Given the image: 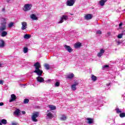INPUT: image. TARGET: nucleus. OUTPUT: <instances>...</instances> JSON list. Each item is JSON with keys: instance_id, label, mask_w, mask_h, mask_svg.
<instances>
[{"instance_id": "nucleus-46", "label": "nucleus", "mask_w": 125, "mask_h": 125, "mask_svg": "<svg viewBox=\"0 0 125 125\" xmlns=\"http://www.w3.org/2000/svg\"><path fill=\"white\" fill-rule=\"evenodd\" d=\"M1 66H2V63H0V67H1Z\"/></svg>"}, {"instance_id": "nucleus-32", "label": "nucleus", "mask_w": 125, "mask_h": 125, "mask_svg": "<svg viewBox=\"0 0 125 125\" xmlns=\"http://www.w3.org/2000/svg\"><path fill=\"white\" fill-rule=\"evenodd\" d=\"M60 85V83L59 82H57L55 83V86L58 87Z\"/></svg>"}, {"instance_id": "nucleus-35", "label": "nucleus", "mask_w": 125, "mask_h": 125, "mask_svg": "<svg viewBox=\"0 0 125 125\" xmlns=\"http://www.w3.org/2000/svg\"><path fill=\"white\" fill-rule=\"evenodd\" d=\"M14 23L13 22H10L9 24V28H11V27H12L13 26V24Z\"/></svg>"}, {"instance_id": "nucleus-5", "label": "nucleus", "mask_w": 125, "mask_h": 125, "mask_svg": "<svg viewBox=\"0 0 125 125\" xmlns=\"http://www.w3.org/2000/svg\"><path fill=\"white\" fill-rule=\"evenodd\" d=\"M64 20L66 21V20H68V16L63 15L61 17L60 21L58 22L59 24H61V23H63L64 22Z\"/></svg>"}, {"instance_id": "nucleus-34", "label": "nucleus", "mask_w": 125, "mask_h": 125, "mask_svg": "<svg viewBox=\"0 0 125 125\" xmlns=\"http://www.w3.org/2000/svg\"><path fill=\"white\" fill-rule=\"evenodd\" d=\"M96 34H98V35H101L102 34V32L101 30H98L96 32Z\"/></svg>"}, {"instance_id": "nucleus-24", "label": "nucleus", "mask_w": 125, "mask_h": 125, "mask_svg": "<svg viewBox=\"0 0 125 125\" xmlns=\"http://www.w3.org/2000/svg\"><path fill=\"white\" fill-rule=\"evenodd\" d=\"M24 39H26V40H29L30 38H31V35L30 34H25L23 37Z\"/></svg>"}, {"instance_id": "nucleus-19", "label": "nucleus", "mask_w": 125, "mask_h": 125, "mask_svg": "<svg viewBox=\"0 0 125 125\" xmlns=\"http://www.w3.org/2000/svg\"><path fill=\"white\" fill-rule=\"evenodd\" d=\"M7 36V32L4 31V30L2 31L1 33V37H6Z\"/></svg>"}, {"instance_id": "nucleus-39", "label": "nucleus", "mask_w": 125, "mask_h": 125, "mask_svg": "<svg viewBox=\"0 0 125 125\" xmlns=\"http://www.w3.org/2000/svg\"><path fill=\"white\" fill-rule=\"evenodd\" d=\"M75 86H77V85H79V83L75 82L74 84H73Z\"/></svg>"}, {"instance_id": "nucleus-36", "label": "nucleus", "mask_w": 125, "mask_h": 125, "mask_svg": "<svg viewBox=\"0 0 125 125\" xmlns=\"http://www.w3.org/2000/svg\"><path fill=\"white\" fill-rule=\"evenodd\" d=\"M4 83V81L2 80H0V84H1L2 85H3Z\"/></svg>"}, {"instance_id": "nucleus-25", "label": "nucleus", "mask_w": 125, "mask_h": 125, "mask_svg": "<svg viewBox=\"0 0 125 125\" xmlns=\"http://www.w3.org/2000/svg\"><path fill=\"white\" fill-rule=\"evenodd\" d=\"M74 78V74L72 73L71 74H69L67 76V79H73Z\"/></svg>"}, {"instance_id": "nucleus-33", "label": "nucleus", "mask_w": 125, "mask_h": 125, "mask_svg": "<svg viewBox=\"0 0 125 125\" xmlns=\"http://www.w3.org/2000/svg\"><path fill=\"white\" fill-rule=\"evenodd\" d=\"M23 52H24V53H27V52H28V48L27 47H25L23 48Z\"/></svg>"}, {"instance_id": "nucleus-9", "label": "nucleus", "mask_w": 125, "mask_h": 125, "mask_svg": "<svg viewBox=\"0 0 125 125\" xmlns=\"http://www.w3.org/2000/svg\"><path fill=\"white\" fill-rule=\"evenodd\" d=\"M104 53H105V50L103 49H101L100 50V52L97 54L98 57H101V56L103 55Z\"/></svg>"}, {"instance_id": "nucleus-4", "label": "nucleus", "mask_w": 125, "mask_h": 125, "mask_svg": "<svg viewBox=\"0 0 125 125\" xmlns=\"http://www.w3.org/2000/svg\"><path fill=\"white\" fill-rule=\"evenodd\" d=\"M32 8V4H26L24 6L23 10L24 11H29L31 10Z\"/></svg>"}, {"instance_id": "nucleus-11", "label": "nucleus", "mask_w": 125, "mask_h": 125, "mask_svg": "<svg viewBox=\"0 0 125 125\" xmlns=\"http://www.w3.org/2000/svg\"><path fill=\"white\" fill-rule=\"evenodd\" d=\"M92 14H87L85 16L84 18L86 20H90V19H92Z\"/></svg>"}, {"instance_id": "nucleus-45", "label": "nucleus", "mask_w": 125, "mask_h": 125, "mask_svg": "<svg viewBox=\"0 0 125 125\" xmlns=\"http://www.w3.org/2000/svg\"><path fill=\"white\" fill-rule=\"evenodd\" d=\"M5 10V9H4V8L2 9V11L4 12Z\"/></svg>"}, {"instance_id": "nucleus-27", "label": "nucleus", "mask_w": 125, "mask_h": 125, "mask_svg": "<svg viewBox=\"0 0 125 125\" xmlns=\"http://www.w3.org/2000/svg\"><path fill=\"white\" fill-rule=\"evenodd\" d=\"M29 99H25L23 101V104H28V103H29Z\"/></svg>"}, {"instance_id": "nucleus-10", "label": "nucleus", "mask_w": 125, "mask_h": 125, "mask_svg": "<svg viewBox=\"0 0 125 125\" xmlns=\"http://www.w3.org/2000/svg\"><path fill=\"white\" fill-rule=\"evenodd\" d=\"M11 99L9 101V102H12V101H15L17 99V98L16 97V96L13 94L11 95Z\"/></svg>"}, {"instance_id": "nucleus-44", "label": "nucleus", "mask_w": 125, "mask_h": 125, "mask_svg": "<svg viewBox=\"0 0 125 125\" xmlns=\"http://www.w3.org/2000/svg\"><path fill=\"white\" fill-rule=\"evenodd\" d=\"M109 85H111V83H109L106 84L107 86H109Z\"/></svg>"}, {"instance_id": "nucleus-50", "label": "nucleus", "mask_w": 125, "mask_h": 125, "mask_svg": "<svg viewBox=\"0 0 125 125\" xmlns=\"http://www.w3.org/2000/svg\"><path fill=\"white\" fill-rule=\"evenodd\" d=\"M47 112H49V110H47Z\"/></svg>"}, {"instance_id": "nucleus-30", "label": "nucleus", "mask_w": 125, "mask_h": 125, "mask_svg": "<svg viewBox=\"0 0 125 125\" xmlns=\"http://www.w3.org/2000/svg\"><path fill=\"white\" fill-rule=\"evenodd\" d=\"M120 118H125V113H121L119 115Z\"/></svg>"}, {"instance_id": "nucleus-41", "label": "nucleus", "mask_w": 125, "mask_h": 125, "mask_svg": "<svg viewBox=\"0 0 125 125\" xmlns=\"http://www.w3.org/2000/svg\"><path fill=\"white\" fill-rule=\"evenodd\" d=\"M21 113L23 115H25V114H26V112L25 111H22Z\"/></svg>"}, {"instance_id": "nucleus-18", "label": "nucleus", "mask_w": 125, "mask_h": 125, "mask_svg": "<svg viewBox=\"0 0 125 125\" xmlns=\"http://www.w3.org/2000/svg\"><path fill=\"white\" fill-rule=\"evenodd\" d=\"M48 107L49 109L54 111V110H56V106L55 105H49Z\"/></svg>"}, {"instance_id": "nucleus-7", "label": "nucleus", "mask_w": 125, "mask_h": 125, "mask_svg": "<svg viewBox=\"0 0 125 125\" xmlns=\"http://www.w3.org/2000/svg\"><path fill=\"white\" fill-rule=\"evenodd\" d=\"M64 47L65 48L66 50H67L69 53H71L72 51H73V49L71 48V46L67 45H64Z\"/></svg>"}, {"instance_id": "nucleus-15", "label": "nucleus", "mask_w": 125, "mask_h": 125, "mask_svg": "<svg viewBox=\"0 0 125 125\" xmlns=\"http://www.w3.org/2000/svg\"><path fill=\"white\" fill-rule=\"evenodd\" d=\"M47 117H48V119H50V120H51V119L53 118L54 116L52 113L49 112L47 114Z\"/></svg>"}, {"instance_id": "nucleus-40", "label": "nucleus", "mask_w": 125, "mask_h": 125, "mask_svg": "<svg viewBox=\"0 0 125 125\" xmlns=\"http://www.w3.org/2000/svg\"><path fill=\"white\" fill-rule=\"evenodd\" d=\"M4 105V104L2 102L0 103V106H3Z\"/></svg>"}, {"instance_id": "nucleus-29", "label": "nucleus", "mask_w": 125, "mask_h": 125, "mask_svg": "<svg viewBox=\"0 0 125 125\" xmlns=\"http://www.w3.org/2000/svg\"><path fill=\"white\" fill-rule=\"evenodd\" d=\"M20 113V110L19 109H17L15 112H14V114H15V115H19V114Z\"/></svg>"}, {"instance_id": "nucleus-21", "label": "nucleus", "mask_w": 125, "mask_h": 125, "mask_svg": "<svg viewBox=\"0 0 125 125\" xmlns=\"http://www.w3.org/2000/svg\"><path fill=\"white\" fill-rule=\"evenodd\" d=\"M0 122H1L2 125H6L7 124V121L5 119H0Z\"/></svg>"}, {"instance_id": "nucleus-37", "label": "nucleus", "mask_w": 125, "mask_h": 125, "mask_svg": "<svg viewBox=\"0 0 125 125\" xmlns=\"http://www.w3.org/2000/svg\"><path fill=\"white\" fill-rule=\"evenodd\" d=\"M103 68L104 69L105 68H109V65H104L103 66Z\"/></svg>"}, {"instance_id": "nucleus-31", "label": "nucleus", "mask_w": 125, "mask_h": 125, "mask_svg": "<svg viewBox=\"0 0 125 125\" xmlns=\"http://www.w3.org/2000/svg\"><path fill=\"white\" fill-rule=\"evenodd\" d=\"M71 89L72 90H76V89H77V87H76L74 84H72L71 85Z\"/></svg>"}, {"instance_id": "nucleus-43", "label": "nucleus", "mask_w": 125, "mask_h": 125, "mask_svg": "<svg viewBox=\"0 0 125 125\" xmlns=\"http://www.w3.org/2000/svg\"><path fill=\"white\" fill-rule=\"evenodd\" d=\"M121 26H123V22H121L119 24V27H121Z\"/></svg>"}, {"instance_id": "nucleus-28", "label": "nucleus", "mask_w": 125, "mask_h": 125, "mask_svg": "<svg viewBox=\"0 0 125 125\" xmlns=\"http://www.w3.org/2000/svg\"><path fill=\"white\" fill-rule=\"evenodd\" d=\"M115 111H116V113L117 114H120V113L121 114L122 113V111L121 110H120V108H116L115 109Z\"/></svg>"}, {"instance_id": "nucleus-3", "label": "nucleus", "mask_w": 125, "mask_h": 125, "mask_svg": "<svg viewBox=\"0 0 125 125\" xmlns=\"http://www.w3.org/2000/svg\"><path fill=\"white\" fill-rule=\"evenodd\" d=\"M39 115H40V113L38 112H36L35 113H34L33 114L31 117L33 122H38V120L36 119V118H38V117H39Z\"/></svg>"}, {"instance_id": "nucleus-22", "label": "nucleus", "mask_w": 125, "mask_h": 125, "mask_svg": "<svg viewBox=\"0 0 125 125\" xmlns=\"http://www.w3.org/2000/svg\"><path fill=\"white\" fill-rule=\"evenodd\" d=\"M66 119H67V117L65 116V115L64 114H63L60 118V120L61 121H66Z\"/></svg>"}, {"instance_id": "nucleus-49", "label": "nucleus", "mask_w": 125, "mask_h": 125, "mask_svg": "<svg viewBox=\"0 0 125 125\" xmlns=\"http://www.w3.org/2000/svg\"><path fill=\"white\" fill-rule=\"evenodd\" d=\"M73 0V1H75V0Z\"/></svg>"}, {"instance_id": "nucleus-48", "label": "nucleus", "mask_w": 125, "mask_h": 125, "mask_svg": "<svg viewBox=\"0 0 125 125\" xmlns=\"http://www.w3.org/2000/svg\"><path fill=\"white\" fill-rule=\"evenodd\" d=\"M71 15H74V14H70Z\"/></svg>"}, {"instance_id": "nucleus-13", "label": "nucleus", "mask_w": 125, "mask_h": 125, "mask_svg": "<svg viewBox=\"0 0 125 125\" xmlns=\"http://www.w3.org/2000/svg\"><path fill=\"white\" fill-rule=\"evenodd\" d=\"M74 48H80L81 46H82V43L81 42H78L74 44Z\"/></svg>"}, {"instance_id": "nucleus-1", "label": "nucleus", "mask_w": 125, "mask_h": 125, "mask_svg": "<svg viewBox=\"0 0 125 125\" xmlns=\"http://www.w3.org/2000/svg\"><path fill=\"white\" fill-rule=\"evenodd\" d=\"M34 66L35 67V70L33 71V73H35L38 75V76H39L37 78V81L39 83H43V82H44V79H43L42 77H41V76L42 75L43 73L42 70L40 69L42 67L41 66V63L39 62H37L34 64Z\"/></svg>"}, {"instance_id": "nucleus-26", "label": "nucleus", "mask_w": 125, "mask_h": 125, "mask_svg": "<svg viewBox=\"0 0 125 125\" xmlns=\"http://www.w3.org/2000/svg\"><path fill=\"white\" fill-rule=\"evenodd\" d=\"M44 67L46 69V70H49L50 66H49V64L47 63H45L44 65Z\"/></svg>"}, {"instance_id": "nucleus-42", "label": "nucleus", "mask_w": 125, "mask_h": 125, "mask_svg": "<svg viewBox=\"0 0 125 125\" xmlns=\"http://www.w3.org/2000/svg\"><path fill=\"white\" fill-rule=\"evenodd\" d=\"M12 125H17V123H12Z\"/></svg>"}, {"instance_id": "nucleus-12", "label": "nucleus", "mask_w": 125, "mask_h": 125, "mask_svg": "<svg viewBox=\"0 0 125 125\" xmlns=\"http://www.w3.org/2000/svg\"><path fill=\"white\" fill-rule=\"evenodd\" d=\"M107 0H101L99 3L101 6H104L105 5V2H106Z\"/></svg>"}, {"instance_id": "nucleus-6", "label": "nucleus", "mask_w": 125, "mask_h": 125, "mask_svg": "<svg viewBox=\"0 0 125 125\" xmlns=\"http://www.w3.org/2000/svg\"><path fill=\"white\" fill-rule=\"evenodd\" d=\"M21 29L22 30V31H24V30H26V29H27V22L23 21L21 22Z\"/></svg>"}, {"instance_id": "nucleus-2", "label": "nucleus", "mask_w": 125, "mask_h": 125, "mask_svg": "<svg viewBox=\"0 0 125 125\" xmlns=\"http://www.w3.org/2000/svg\"><path fill=\"white\" fill-rule=\"evenodd\" d=\"M5 30H6V20L3 19L2 22L0 25V31L2 32V31H5Z\"/></svg>"}, {"instance_id": "nucleus-38", "label": "nucleus", "mask_w": 125, "mask_h": 125, "mask_svg": "<svg viewBox=\"0 0 125 125\" xmlns=\"http://www.w3.org/2000/svg\"><path fill=\"white\" fill-rule=\"evenodd\" d=\"M107 35H108L107 37H110V36H111V32L110 31H108Z\"/></svg>"}, {"instance_id": "nucleus-14", "label": "nucleus", "mask_w": 125, "mask_h": 125, "mask_svg": "<svg viewBox=\"0 0 125 125\" xmlns=\"http://www.w3.org/2000/svg\"><path fill=\"white\" fill-rule=\"evenodd\" d=\"M30 18L32 19V20H38V17L34 14L30 15Z\"/></svg>"}, {"instance_id": "nucleus-8", "label": "nucleus", "mask_w": 125, "mask_h": 125, "mask_svg": "<svg viewBox=\"0 0 125 125\" xmlns=\"http://www.w3.org/2000/svg\"><path fill=\"white\" fill-rule=\"evenodd\" d=\"M75 3V1L72 0H68L67 1V5L68 6H73Z\"/></svg>"}, {"instance_id": "nucleus-17", "label": "nucleus", "mask_w": 125, "mask_h": 125, "mask_svg": "<svg viewBox=\"0 0 125 125\" xmlns=\"http://www.w3.org/2000/svg\"><path fill=\"white\" fill-rule=\"evenodd\" d=\"M86 120L88 121V124H89V125H91V124L93 123V119L88 118H86Z\"/></svg>"}, {"instance_id": "nucleus-23", "label": "nucleus", "mask_w": 125, "mask_h": 125, "mask_svg": "<svg viewBox=\"0 0 125 125\" xmlns=\"http://www.w3.org/2000/svg\"><path fill=\"white\" fill-rule=\"evenodd\" d=\"M124 33H125V30L122 32V33L119 34L118 35L117 38L118 39H122V38H123V36H124Z\"/></svg>"}, {"instance_id": "nucleus-20", "label": "nucleus", "mask_w": 125, "mask_h": 125, "mask_svg": "<svg viewBox=\"0 0 125 125\" xmlns=\"http://www.w3.org/2000/svg\"><path fill=\"white\" fill-rule=\"evenodd\" d=\"M4 41L2 40H0V47H4Z\"/></svg>"}, {"instance_id": "nucleus-16", "label": "nucleus", "mask_w": 125, "mask_h": 125, "mask_svg": "<svg viewBox=\"0 0 125 125\" xmlns=\"http://www.w3.org/2000/svg\"><path fill=\"white\" fill-rule=\"evenodd\" d=\"M91 80L93 81V82H96L97 81V77L94 76V75L92 74L91 75Z\"/></svg>"}, {"instance_id": "nucleus-47", "label": "nucleus", "mask_w": 125, "mask_h": 125, "mask_svg": "<svg viewBox=\"0 0 125 125\" xmlns=\"http://www.w3.org/2000/svg\"><path fill=\"white\" fill-rule=\"evenodd\" d=\"M10 1V0H7V2H9Z\"/></svg>"}]
</instances>
